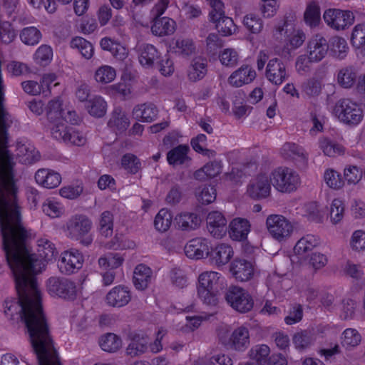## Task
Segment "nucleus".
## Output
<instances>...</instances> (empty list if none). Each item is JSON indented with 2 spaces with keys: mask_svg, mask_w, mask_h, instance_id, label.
Segmentation results:
<instances>
[{
  "mask_svg": "<svg viewBox=\"0 0 365 365\" xmlns=\"http://www.w3.org/2000/svg\"><path fill=\"white\" fill-rule=\"evenodd\" d=\"M4 252L19 296L18 299L5 300V315L12 320L19 314L27 328L38 365H61L43 311L36 278L43 267L42 263L29 255L24 246Z\"/></svg>",
  "mask_w": 365,
  "mask_h": 365,
  "instance_id": "f257e3e1",
  "label": "nucleus"
},
{
  "mask_svg": "<svg viewBox=\"0 0 365 365\" xmlns=\"http://www.w3.org/2000/svg\"><path fill=\"white\" fill-rule=\"evenodd\" d=\"M12 123L11 115H0V232L4 251L24 246L26 237L17 200L15 163L8 150L7 130Z\"/></svg>",
  "mask_w": 365,
  "mask_h": 365,
  "instance_id": "f03ea898",
  "label": "nucleus"
},
{
  "mask_svg": "<svg viewBox=\"0 0 365 365\" xmlns=\"http://www.w3.org/2000/svg\"><path fill=\"white\" fill-rule=\"evenodd\" d=\"M197 295L204 304L210 307L213 311L210 316L217 312L218 299L217 294L223 285L221 274L216 272H205L198 277Z\"/></svg>",
  "mask_w": 365,
  "mask_h": 365,
  "instance_id": "7ed1b4c3",
  "label": "nucleus"
},
{
  "mask_svg": "<svg viewBox=\"0 0 365 365\" xmlns=\"http://www.w3.org/2000/svg\"><path fill=\"white\" fill-rule=\"evenodd\" d=\"M93 227L91 220L85 215H75L66 223V230L70 238L79 240L81 244L88 246L93 238L88 235Z\"/></svg>",
  "mask_w": 365,
  "mask_h": 365,
  "instance_id": "20e7f679",
  "label": "nucleus"
},
{
  "mask_svg": "<svg viewBox=\"0 0 365 365\" xmlns=\"http://www.w3.org/2000/svg\"><path fill=\"white\" fill-rule=\"evenodd\" d=\"M270 181L278 191L289 193L296 190L301 182L298 173L287 167H279L272 170Z\"/></svg>",
  "mask_w": 365,
  "mask_h": 365,
  "instance_id": "39448f33",
  "label": "nucleus"
},
{
  "mask_svg": "<svg viewBox=\"0 0 365 365\" xmlns=\"http://www.w3.org/2000/svg\"><path fill=\"white\" fill-rule=\"evenodd\" d=\"M334 113L341 122L351 126L359 124L364 117L360 105L349 98L338 101L334 108Z\"/></svg>",
  "mask_w": 365,
  "mask_h": 365,
  "instance_id": "423d86ee",
  "label": "nucleus"
},
{
  "mask_svg": "<svg viewBox=\"0 0 365 365\" xmlns=\"http://www.w3.org/2000/svg\"><path fill=\"white\" fill-rule=\"evenodd\" d=\"M227 304L235 310L240 313H247L252 310L254 300L249 292L238 286H230L225 294Z\"/></svg>",
  "mask_w": 365,
  "mask_h": 365,
  "instance_id": "0eeeda50",
  "label": "nucleus"
},
{
  "mask_svg": "<svg viewBox=\"0 0 365 365\" xmlns=\"http://www.w3.org/2000/svg\"><path fill=\"white\" fill-rule=\"evenodd\" d=\"M48 292L65 299L73 300L77 296L76 283L67 278L51 277L46 282Z\"/></svg>",
  "mask_w": 365,
  "mask_h": 365,
  "instance_id": "6e6552de",
  "label": "nucleus"
},
{
  "mask_svg": "<svg viewBox=\"0 0 365 365\" xmlns=\"http://www.w3.org/2000/svg\"><path fill=\"white\" fill-rule=\"evenodd\" d=\"M323 18L329 27L336 31L346 30L354 23L355 20L353 12L339 9H327Z\"/></svg>",
  "mask_w": 365,
  "mask_h": 365,
  "instance_id": "1a4fd4ad",
  "label": "nucleus"
},
{
  "mask_svg": "<svg viewBox=\"0 0 365 365\" xmlns=\"http://www.w3.org/2000/svg\"><path fill=\"white\" fill-rule=\"evenodd\" d=\"M266 225L271 236L279 242L289 238L294 229L291 222L281 215H269Z\"/></svg>",
  "mask_w": 365,
  "mask_h": 365,
  "instance_id": "9d476101",
  "label": "nucleus"
},
{
  "mask_svg": "<svg viewBox=\"0 0 365 365\" xmlns=\"http://www.w3.org/2000/svg\"><path fill=\"white\" fill-rule=\"evenodd\" d=\"M83 263V257L78 250L65 251L58 260V267L64 274H71L79 270Z\"/></svg>",
  "mask_w": 365,
  "mask_h": 365,
  "instance_id": "9b49d317",
  "label": "nucleus"
},
{
  "mask_svg": "<svg viewBox=\"0 0 365 365\" xmlns=\"http://www.w3.org/2000/svg\"><path fill=\"white\" fill-rule=\"evenodd\" d=\"M289 76L284 63L278 58L269 60L265 70L266 78L272 84L279 86Z\"/></svg>",
  "mask_w": 365,
  "mask_h": 365,
  "instance_id": "f8f14e48",
  "label": "nucleus"
},
{
  "mask_svg": "<svg viewBox=\"0 0 365 365\" xmlns=\"http://www.w3.org/2000/svg\"><path fill=\"white\" fill-rule=\"evenodd\" d=\"M26 237L24 242V246L25 247L26 252H28V254L29 255L34 256V257L36 259L39 260L42 263V265H43L42 268H43L45 267V264L43 262V260L45 262L51 261L52 259H53L56 257V256L58 254V252L55 247L54 244L46 238L38 239L37 241V246H38L37 252H38V256L41 258V259H38L36 254H34L31 252V250L29 249V246L27 245L28 233H27L26 230ZM41 271H42V270H41ZM41 272H40L39 273H41Z\"/></svg>",
  "mask_w": 365,
  "mask_h": 365,
  "instance_id": "ddd939ff",
  "label": "nucleus"
},
{
  "mask_svg": "<svg viewBox=\"0 0 365 365\" xmlns=\"http://www.w3.org/2000/svg\"><path fill=\"white\" fill-rule=\"evenodd\" d=\"M271 181L265 175H257L252 179L247 189L248 195L255 200H261L269 196L271 192Z\"/></svg>",
  "mask_w": 365,
  "mask_h": 365,
  "instance_id": "4468645a",
  "label": "nucleus"
},
{
  "mask_svg": "<svg viewBox=\"0 0 365 365\" xmlns=\"http://www.w3.org/2000/svg\"><path fill=\"white\" fill-rule=\"evenodd\" d=\"M329 43L321 34H316L307 43V53L314 63L321 61L327 54Z\"/></svg>",
  "mask_w": 365,
  "mask_h": 365,
  "instance_id": "2eb2a0df",
  "label": "nucleus"
},
{
  "mask_svg": "<svg viewBox=\"0 0 365 365\" xmlns=\"http://www.w3.org/2000/svg\"><path fill=\"white\" fill-rule=\"evenodd\" d=\"M207 227L214 237L220 239L226 233L227 220L220 212H210L207 217Z\"/></svg>",
  "mask_w": 365,
  "mask_h": 365,
  "instance_id": "dca6fc26",
  "label": "nucleus"
},
{
  "mask_svg": "<svg viewBox=\"0 0 365 365\" xmlns=\"http://www.w3.org/2000/svg\"><path fill=\"white\" fill-rule=\"evenodd\" d=\"M209 242L205 238L197 237L190 240L185 246V253L190 259H202L209 256Z\"/></svg>",
  "mask_w": 365,
  "mask_h": 365,
  "instance_id": "f3484780",
  "label": "nucleus"
},
{
  "mask_svg": "<svg viewBox=\"0 0 365 365\" xmlns=\"http://www.w3.org/2000/svg\"><path fill=\"white\" fill-rule=\"evenodd\" d=\"M149 349V339L147 335L135 334L125 348L127 356L134 358L145 354Z\"/></svg>",
  "mask_w": 365,
  "mask_h": 365,
  "instance_id": "a211bd4d",
  "label": "nucleus"
},
{
  "mask_svg": "<svg viewBox=\"0 0 365 365\" xmlns=\"http://www.w3.org/2000/svg\"><path fill=\"white\" fill-rule=\"evenodd\" d=\"M230 272L236 279L246 282L253 277L254 266L247 259H235L231 264Z\"/></svg>",
  "mask_w": 365,
  "mask_h": 365,
  "instance_id": "6ab92c4d",
  "label": "nucleus"
},
{
  "mask_svg": "<svg viewBox=\"0 0 365 365\" xmlns=\"http://www.w3.org/2000/svg\"><path fill=\"white\" fill-rule=\"evenodd\" d=\"M130 125V120L125 111L120 107L115 108L108 122V128L116 135L125 132Z\"/></svg>",
  "mask_w": 365,
  "mask_h": 365,
  "instance_id": "aec40b11",
  "label": "nucleus"
},
{
  "mask_svg": "<svg viewBox=\"0 0 365 365\" xmlns=\"http://www.w3.org/2000/svg\"><path fill=\"white\" fill-rule=\"evenodd\" d=\"M36 182L43 187L53 189L58 187L61 182V175L54 170L41 168L35 173Z\"/></svg>",
  "mask_w": 365,
  "mask_h": 365,
  "instance_id": "412c9836",
  "label": "nucleus"
},
{
  "mask_svg": "<svg viewBox=\"0 0 365 365\" xmlns=\"http://www.w3.org/2000/svg\"><path fill=\"white\" fill-rule=\"evenodd\" d=\"M230 346L237 351H244L250 346V333L248 329L241 326L235 329L230 338Z\"/></svg>",
  "mask_w": 365,
  "mask_h": 365,
  "instance_id": "4be33fe9",
  "label": "nucleus"
},
{
  "mask_svg": "<svg viewBox=\"0 0 365 365\" xmlns=\"http://www.w3.org/2000/svg\"><path fill=\"white\" fill-rule=\"evenodd\" d=\"M256 77V72L249 66H242L234 71L228 78L229 83L235 87H241L250 83Z\"/></svg>",
  "mask_w": 365,
  "mask_h": 365,
  "instance_id": "5701e85b",
  "label": "nucleus"
},
{
  "mask_svg": "<svg viewBox=\"0 0 365 365\" xmlns=\"http://www.w3.org/2000/svg\"><path fill=\"white\" fill-rule=\"evenodd\" d=\"M130 299V291L123 286L115 287L106 295L108 304L114 307H122L126 305Z\"/></svg>",
  "mask_w": 365,
  "mask_h": 365,
  "instance_id": "b1692460",
  "label": "nucleus"
},
{
  "mask_svg": "<svg viewBox=\"0 0 365 365\" xmlns=\"http://www.w3.org/2000/svg\"><path fill=\"white\" fill-rule=\"evenodd\" d=\"M210 21L215 24L217 30L224 36H230L235 31V25L233 20L226 16L225 11L210 13Z\"/></svg>",
  "mask_w": 365,
  "mask_h": 365,
  "instance_id": "393cba45",
  "label": "nucleus"
},
{
  "mask_svg": "<svg viewBox=\"0 0 365 365\" xmlns=\"http://www.w3.org/2000/svg\"><path fill=\"white\" fill-rule=\"evenodd\" d=\"M232 255L233 250L231 246L222 243L212 249L208 257L212 264L220 267L227 264Z\"/></svg>",
  "mask_w": 365,
  "mask_h": 365,
  "instance_id": "a878e982",
  "label": "nucleus"
},
{
  "mask_svg": "<svg viewBox=\"0 0 365 365\" xmlns=\"http://www.w3.org/2000/svg\"><path fill=\"white\" fill-rule=\"evenodd\" d=\"M158 110L153 103H145L135 106L133 109V117L145 123L154 121L158 116Z\"/></svg>",
  "mask_w": 365,
  "mask_h": 365,
  "instance_id": "bb28decb",
  "label": "nucleus"
},
{
  "mask_svg": "<svg viewBox=\"0 0 365 365\" xmlns=\"http://www.w3.org/2000/svg\"><path fill=\"white\" fill-rule=\"evenodd\" d=\"M230 235L237 241L245 240L250 232V223L245 218L236 217L230 223Z\"/></svg>",
  "mask_w": 365,
  "mask_h": 365,
  "instance_id": "cd10ccee",
  "label": "nucleus"
},
{
  "mask_svg": "<svg viewBox=\"0 0 365 365\" xmlns=\"http://www.w3.org/2000/svg\"><path fill=\"white\" fill-rule=\"evenodd\" d=\"M175 220L178 229L183 231H191L199 227L201 223L200 216L193 212H182L178 214Z\"/></svg>",
  "mask_w": 365,
  "mask_h": 365,
  "instance_id": "c85d7f7f",
  "label": "nucleus"
},
{
  "mask_svg": "<svg viewBox=\"0 0 365 365\" xmlns=\"http://www.w3.org/2000/svg\"><path fill=\"white\" fill-rule=\"evenodd\" d=\"M16 155L24 164H32L41 158L38 151L36 150L33 145L21 143L16 145Z\"/></svg>",
  "mask_w": 365,
  "mask_h": 365,
  "instance_id": "c756f323",
  "label": "nucleus"
},
{
  "mask_svg": "<svg viewBox=\"0 0 365 365\" xmlns=\"http://www.w3.org/2000/svg\"><path fill=\"white\" fill-rule=\"evenodd\" d=\"M358 70L352 65L339 69L337 74L338 83L344 88H351L358 78Z\"/></svg>",
  "mask_w": 365,
  "mask_h": 365,
  "instance_id": "7c9ffc66",
  "label": "nucleus"
},
{
  "mask_svg": "<svg viewBox=\"0 0 365 365\" xmlns=\"http://www.w3.org/2000/svg\"><path fill=\"white\" fill-rule=\"evenodd\" d=\"M152 270L145 264H138L134 270L133 283L138 289H146L151 281Z\"/></svg>",
  "mask_w": 365,
  "mask_h": 365,
  "instance_id": "2f4dec72",
  "label": "nucleus"
},
{
  "mask_svg": "<svg viewBox=\"0 0 365 365\" xmlns=\"http://www.w3.org/2000/svg\"><path fill=\"white\" fill-rule=\"evenodd\" d=\"M175 29V22L168 17L153 19L151 31L158 36L172 34Z\"/></svg>",
  "mask_w": 365,
  "mask_h": 365,
  "instance_id": "473e14b6",
  "label": "nucleus"
},
{
  "mask_svg": "<svg viewBox=\"0 0 365 365\" xmlns=\"http://www.w3.org/2000/svg\"><path fill=\"white\" fill-rule=\"evenodd\" d=\"M189 150V147L185 145H180L171 149L167 153L168 163L173 166L187 163L190 160L187 155Z\"/></svg>",
  "mask_w": 365,
  "mask_h": 365,
  "instance_id": "72a5a7b5",
  "label": "nucleus"
},
{
  "mask_svg": "<svg viewBox=\"0 0 365 365\" xmlns=\"http://www.w3.org/2000/svg\"><path fill=\"white\" fill-rule=\"evenodd\" d=\"M207 73V61L200 57L195 58L188 68L187 77L190 81L196 82L202 79Z\"/></svg>",
  "mask_w": 365,
  "mask_h": 365,
  "instance_id": "f704fd0d",
  "label": "nucleus"
},
{
  "mask_svg": "<svg viewBox=\"0 0 365 365\" xmlns=\"http://www.w3.org/2000/svg\"><path fill=\"white\" fill-rule=\"evenodd\" d=\"M160 58L158 50L151 44H143L140 47L139 61L143 66L151 67Z\"/></svg>",
  "mask_w": 365,
  "mask_h": 365,
  "instance_id": "c9c22d12",
  "label": "nucleus"
},
{
  "mask_svg": "<svg viewBox=\"0 0 365 365\" xmlns=\"http://www.w3.org/2000/svg\"><path fill=\"white\" fill-rule=\"evenodd\" d=\"M280 154L284 159L307 160V155L304 149L294 143H285L280 149Z\"/></svg>",
  "mask_w": 365,
  "mask_h": 365,
  "instance_id": "e433bc0d",
  "label": "nucleus"
},
{
  "mask_svg": "<svg viewBox=\"0 0 365 365\" xmlns=\"http://www.w3.org/2000/svg\"><path fill=\"white\" fill-rule=\"evenodd\" d=\"M86 108L91 115L101 118L106 113L107 103L101 96H96L87 101Z\"/></svg>",
  "mask_w": 365,
  "mask_h": 365,
  "instance_id": "4c0bfd02",
  "label": "nucleus"
},
{
  "mask_svg": "<svg viewBox=\"0 0 365 365\" xmlns=\"http://www.w3.org/2000/svg\"><path fill=\"white\" fill-rule=\"evenodd\" d=\"M99 345L104 351L113 353L120 349L122 346V340L116 334L108 333L101 337Z\"/></svg>",
  "mask_w": 365,
  "mask_h": 365,
  "instance_id": "58836bf2",
  "label": "nucleus"
},
{
  "mask_svg": "<svg viewBox=\"0 0 365 365\" xmlns=\"http://www.w3.org/2000/svg\"><path fill=\"white\" fill-rule=\"evenodd\" d=\"M113 215L108 210L103 211L98 219V230L100 234L109 237L113 232Z\"/></svg>",
  "mask_w": 365,
  "mask_h": 365,
  "instance_id": "ea45409f",
  "label": "nucleus"
},
{
  "mask_svg": "<svg viewBox=\"0 0 365 365\" xmlns=\"http://www.w3.org/2000/svg\"><path fill=\"white\" fill-rule=\"evenodd\" d=\"M319 244V238L313 235H307L302 237L295 245L294 250L297 255H303Z\"/></svg>",
  "mask_w": 365,
  "mask_h": 365,
  "instance_id": "a19ab883",
  "label": "nucleus"
},
{
  "mask_svg": "<svg viewBox=\"0 0 365 365\" xmlns=\"http://www.w3.org/2000/svg\"><path fill=\"white\" fill-rule=\"evenodd\" d=\"M123 261L119 253L109 252L98 259V265L103 269H113L119 267Z\"/></svg>",
  "mask_w": 365,
  "mask_h": 365,
  "instance_id": "79ce46f5",
  "label": "nucleus"
},
{
  "mask_svg": "<svg viewBox=\"0 0 365 365\" xmlns=\"http://www.w3.org/2000/svg\"><path fill=\"white\" fill-rule=\"evenodd\" d=\"M71 47L76 48L86 59H90L93 56L94 48L91 43L82 37H75L71 41Z\"/></svg>",
  "mask_w": 365,
  "mask_h": 365,
  "instance_id": "37998d69",
  "label": "nucleus"
},
{
  "mask_svg": "<svg viewBox=\"0 0 365 365\" xmlns=\"http://www.w3.org/2000/svg\"><path fill=\"white\" fill-rule=\"evenodd\" d=\"M172 220L173 215L171 212L167 209H161L155 217V227L158 231L165 232L170 228Z\"/></svg>",
  "mask_w": 365,
  "mask_h": 365,
  "instance_id": "c03bdc74",
  "label": "nucleus"
},
{
  "mask_svg": "<svg viewBox=\"0 0 365 365\" xmlns=\"http://www.w3.org/2000/svg\"><path fill=\"white\" fill-rule=\"evenodd\" d=\"M41 31L34 26H29L22 29L20 33L21 41L29 46L37 44L41 38Z\"/></svg>",
  "mask_w": 365,
  "mask_h": 365,
  "instance_id": "a18cd8bd",
  "label": "nucleus"
},
{
  "mask_svg": "<svg viewBox=\"0 0 365 365\" xmlns=\"http://www.w3.org/2000/svg\"><path fill=\"white\" fill-rule=\"evenodd\" d=\"M331 51L339 59H344L348 53L349 46L346 41L340 36H334L329 40Z\"/></svg>",
  "mask_w": 365,
  "mask_h": 365,
  "instance_id": "49530a36",
  "label": "nucleus"
},
{
  "mask_svg": "<svg viewBox=\"0 0 365 365\" xmlns=\"http://www.w3.org/2000/svg\"><path fill=\"white\" fill-rule=\"evenodd\" d=\"M361 341V336L359 332L355 329L349 328L344 331L341 337V344L346 349L357 346Z\"/></svg>",
  "mask_w": 365,
  "mask_h": 365,
  "instance_id": "de8ad7c7",
  "label": "nucleus"
},
{
  "mask_svg": "<svg viewBox=\"0 0 365 365\" xmlns=\"http://www.w3.org/2000/svg\"><path fill=\"white\" fill-rule=\"evenodd\" d=\"M358 304L351 298H344L341 300L340 317L344 320L352 319L356 314Z\"/></svg>",
  "mask_w": 365,
  "mask_h": 365,
  "instance_id": "09e8293b",
  "label": "nucleus"
},
{
  "mask_svg": "<svg viewBox=\"0 0 365 365\" xmlns=\"http://www.w3.org/2000/svg\"><path fill=\"white\" fill-rule=\"evenodd\" d=\"M174 49L177 54L187 57L195 52V46L192 39L179 38L175 42Z\"/></svg>",
  "mask_w": 365,
  "mask_h": 365,
  "instance_id": "8fccbe9b",
  "label": "nucleus"
},
{
  "mask_svg": "<svg viewBox=\"0 0 365 365\" xmlns=\"http://www.w3.org/2000/svg\"><path fill=\"white\" fill-rule=\"evenodd\" d=\"M121 165L130 174H135L141 169V163L139 158L132 153H126L123 155Z\"/></svg>",
  "mask_w": 365,
  "mask_h": 365,
  "instance_id": "3c124183",
  "label": "nucleus"
},
{
  "mask_svg": "<svg viewBox=\"0 0 365 365\" xmlns=\"http://www.w3.org/2000/svg\"><path fill=\"white\" fill-rule=\"evenodd\" d=\"M292 340L295 348L299 351L308 349L314 342L312 334L307 331H302L295 334Z\"/></svg>",
  "mask_w": 365,
  "mask_h": 365,
  "instance_id": "603ef678",
  "label": "nucleus"
},
{
  "mask_svg": "<svg viewBox=\"0 0 365 365\" xmlns=\"http://www.w3.org/2000/svg\"><path fill=\"white\" fill-rule=\"evenodd\" d=\"M116 76L115 70L110 66H102L95 72V80L101 83L106 84L113 81Z\"/></svg>",
  "mask_w": 365,
  "mask_h": 365,
  "instance_id": "864d4df0",
  "label": "nucleus"
},
{
  "mask_svg": "<svg viewBox=\"0 0 365 365\" xmlns=\"http://www.w3.org/2000/svg\"><path fill=\"white\" fill-rule=\"evenodd\" d=\"M304 21L311 27L316 26L320 21V9L315 3L309 4L304 14Z\"/></svg>",
  "mask_w": 365,
  "mask_h": 365,
  "instance_id": "5fc2aeb1",
  "label": "nucleus"
},
{
  "mask_svg": "<svg viewBox=\"0 0 365 365\" xmlns=\"http://www.w3.org/2000/svg\"><path fill=\"white\" fill-rule=\"evenodd\" d=\"M100 45L102 49L110 51L115 57L119 59H122L125 56V49L119 44L115 43L109 38H102Z\"/></svg>",
  "mask_w": 365,
  "mask_h": 365,
  "instance_id": "6e6d98bb",
  "label": "nucleus"
},
{
  "mask_svg": "<svg viewBox=\"0 0 365 365\" xmlns=\"http://www.w3.org/2000/svg\"><path fill=\"white\" fill-rule=\"evenodd\" d=\"M294 32L293 16H285L282 22L279 23L276 27L274 36L277 38L284 37H289Z\"/></svg>",
  "mask_w": 365,
  "mask_h": 365,
  "instance_id": "4d7b16f0",
  "label": "nucleus"
},
{
  "mask_svg": "<svg viewBox=\"0 0 365 365\" xmlns=\"http://www.w3.org/2000/svg\"><path fill=\"white\" fill-rule=\"evenodd\" d=\"M53 50L50 46L41 45L34 53L35 61L41 65L46 66L52 60Z\"/></svg>",
  "mask_w": 365,
  "mask_h": 365,
  "instance_id": "13d9d810",
  "label": "nucleus"
},
{
  "mask_svg": "<svg viewBox=\"0 0 365 365\" xmlns=\"http://www.w3.org/2000/svg\"><path fill=\"white\" fill-rule=\"evenodd\" d=\"M351 43L356 49H359L365 45V24H360L354 27Z\"/></svg>",
  "mask_w": 365,
  "mask_h": 365,
  "instance_id": "bf43d9fd",
  "label": "nucleus"
},
{
  "mask_svg": "<svg viewBox=\"0 0 365 365\" xmlns=\"http://www.w3.org/2000/svg\"><path fill=\"white\" fill-rule=\"evenodd\" d=\"M219 58L222 65L233 67L238 63L239 55L235 49L226 48L220 53Z\"/></svg>",
  "mask_w": 365,
  "mask_h": 365,
  "instance_id": "052dcab7",
  "label": "nucleus"
},
{
  "mask_svg": "<svg viewBox=\"0 0 365 365\" xmlns=\"http://www.w3.org/2000/svg\"><path fill=\"white\" fill-rule=\"evenodd\" d=\"M320 148L324 155L329 157H334L336 155H340L344 153L342 146L329 140L328 139H322L319 142Z\"/></svg>",
  "mask_w": 365,
  "mask_h": 365,
  "instance_id": "680f3d73",
  "label": "nucleus"
},
{
  "mask_svg": "<svg viewBox=\"0 0 365 365\" xmlns=\"http://www.w3.org/2000/svg\"><path fill=\"white\" fill-rule=\"evenodd\" d=\"M244 25L252 34H259L263 28L262 20L255 14H247L243 20Z\"/></svg>",
  "mask_w": 365,
  "mask_h": 365,
  "instance_id": "e2e57ef3",
  "label": "nucleus"
},
{
  "mask_svg": "<svg viewBox=\"0 0 365 365\" xmlns=\"http://www.w3.org/2000/svg\"><path fill=\"white\" fill-rule=\"evenodd\" d=\"M252 354H254L253 359L256 361L255 365H267L269 360L267 356L269 354V348L265 344L257 346L254 349H252Z\"/></svg>",
  "mask_w": 365,
  "mask_h": 365,
  "instance_id": "0e129e2a",
  "label": "nucleus"
},
{
  "mask_svg": "<svg viewBox=\"0 0 365 365\" xmlns=\"http://www.w3.org/2000/svg\"><path fill=\"white\" fill-rule=\"evenodd\" d=\"M344 207L339 199H334L331 205L330 217L334 224L339 222L344 217Z\"/></svg>",
  "mask_w": 365,
  "mask_h": 365,
  "instance_id": "69168bd1",
  "label": "nucleus"
},
{
  "mask_svg": "<svg viewBox=\"0 0 365 365\" xmlns=\"http://www.w3.org/2000/svg\"><path fill=\"white\" fill-rule=\"evenodd\" d=\"M42 209L46 215L53 218L59 217L63 212V207L58 202L50 200L43 204Z\"/></svg>",
  "mask_w": 365,
  "mask_h": 365,
  "instance_id": "338daca9",
  "label": "nucleus"
},
{
  "mask_svg": "<svg viewBox=\"0 0 365 365\" xmlns=\"http://www.w3.org/2000/svg\"><path fill=\"white\" fill-rule=\"evenodd\" d=\"M324 180L331 188L339 189L344 185V181L340 174L333 170H327L325 172Z\"/></svg>",
  "mask_w": 365,
  "mask_h": 365,
  "instance_id": "774afa93",
  "label": "nucleus"
}]
</instances>
